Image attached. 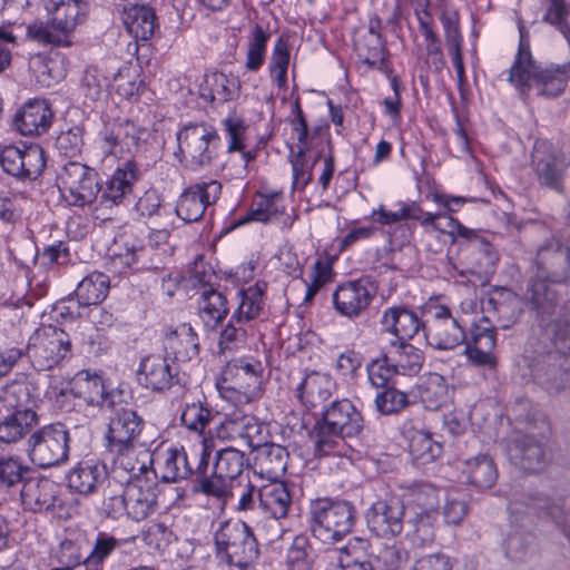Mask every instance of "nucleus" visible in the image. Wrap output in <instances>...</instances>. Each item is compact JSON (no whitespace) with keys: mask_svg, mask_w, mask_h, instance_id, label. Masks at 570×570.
Masks as SVG:
<instances>
[{"mask_svg":"<svg viewBox=\"0 0 570 570\" xmlns=\"http://www.w3.org/2000/svg\"><path fill=\"white\" fill-rule=\"evenodd\" d=\"M537 272L530 285V301L542 316L554 312L557 295L548 283L564 284L570 279V247L557 240L542 245L535 259Z\"/></svg>","mask_w":570,"mask_h":570,"instance_id":"obj_1","label":"nucleus"},{"mask_svg":"<svg viewBox=\"0 0 570 570\" xmlns=\"http://www.w3.org/2000/svg\"><path fill=\"white\" fill-rule=\"evenodd\" d=\"M308 517L313 537L324 544H334L352 531L356 510L347 500L317 498L309 504Z\"/></svg>","mask_w":570,"mask_h":570,"instance_id":"obj_2","label":"nucleus"},{"mask_svg":"<svg viewBox=\"0 0 570 570\" xmlns=\"http://www.w3.org/2000/svg\"><path fill=\"white\" fill-rule=\"evenodd\" d=\"M263 373L262 362L254 357L229 361L218 384L222 397L235 405L258 400L263 393Z\"/></svg>","mask_w":570,"mask_h":570,"instance_id":"obj_3","label":"nucleus"},{"mask_svg":"<svg viewBox=\"0 0 570 570\" xmlns=\"http://www.w3.org/2000/svg\"><path fill=\"white\" fill-rule=\"evenodd\" d=\"M176 138V156L188 170L200 171L217 158L219 136L216 128L207 122H189L177 131Z\"/></svg>","mask_w":570,"mask_h":570,"instance_id":"obj_4","label":"nucleus"},{"mask_svg":"<svg viewBox=\"0 0 570 570\" xmlns=\"http://www.w3.org/2000/svg\"><path fill=\"white\" fill-rule=\"evenodd\" d=\"M88 10L86 0H53L51 21H35L27 27V36L45 45L69 46V37L83 20Z\"/></svg>","mask_w":570,"mask_h":570,"instance_id":"obj_5","label":"nucleus"},{"mask_svg":"<svg viewBox=\"0 0 570 570\" xmlns=\"http://www.w3.org/2000/svg\"><path fill=\"white\" fill-rule=\"evenodd\" d=\"M88 10L86 0H53L51 21H35L27 27V36L45 45L69 46V37L83 20Z\"/></svg>","mask_w":570,"mask_h":570,"instance_id":"obj_6","label":"nucleus"},{"mask_svg":"<svg viewBox=\"0 0 570 570\" xmlns=\"http://www.w3.org/2000/svg\"><path fill=\"white\" fill-rule=\"evenodd\" d=\"M217 554L229 566L244 569L259 556L257 540L250 528L240 521L223 522L215 532Z\"/></svg>","mask_w":570,"mask_h":570,"instance_id":"obj_7","label":"nucleus"},{"mask_svg":"<svg viewBox=\"0 0 570 570\" xmlns=\"http://www.w3.org/2000/svg\"><path fill=\"white\" fill-rule=\"evenodd\" d=\"M69 334L56 325H42L30 336L24 352L38 371L50 370L71 354Z\"/></svg>","mask_w":570,"mask_h":570,"instance_id":"obj_8","label":"nucleus"},{"mask_svg":"<svg viewBox=\"0 0 570 570\" xmlns=\"http://www.w3.org/2000/svg\"><path fill=\"white\" fill-rule=\"evenodd\" d=\"M291 505L292 494L284 481L269 480L258 488V508L265 518L255 521V527L269 542L282 538L284 530L279 520L287 517Z\"/></svg>","mask_w":570,"mask_h":570,"instance_id":"obj_9","label":"nucleus"},{"mask_svg":"<svg viewBox=\"0 0 570 570\" xmlns=\"http://www.w3.org/2000/svg\"><path fill=\"white\" fill-rule=\"evenodd\" d=\"M57 185L69 206L92 205L100 193L96 170L79 161H68L61 167L57 176Z\"/></svg>","mask_w":570,"mask_h":570,"instance_id":"obj_10","label":"nucleus"},{"mask_svg":"<svg viewBox=\"0 0 570 570\" xmlns=\"http://www.w3.org/2000/svg\"><path fill=\"white\" fill-rule=\"evenodd\" d=\"M69 431L62 423H51L32 432L28 440V456L39 468H51L69 458Z\"/></svg>","mask_w":570,"mask_h":570,"instance_id":"obj_11","label":"nucleus"},{"mask_svg":"<svg viewBox=\"0 0 570 570\" xmlns=\"http://www.w3.org/2000/svg\"><path fill=\"white\" fill-rule=\"evenodd\" d=\"M107 410L112 411L105 433L108 451H119L126 444L138 442L145 425L142 417L131 407L116 401L115 407Z\"/></svg>","mask_w":570,"mask_h":570,"instance_id":"obj_12","label":"nucleus"},{"mask_svg":"<svg viewBox=\"0 0 570 570\" xmlns=\"http://www.w3.org/2000/svg\"><path fill=\"white\" fill-rule=\"evenodd\" d=\"M150 136L148 128L129 119H117L102 132V149L114 156L119 153L131 154L138 151Z\"/></svg>","mask_w":570,"mask_h":570,"instance_id":"obj_13","label":"nucleus"},{"mask_svg":"<svg viewBox=\"0 0 570 570\" xmlns=\"http://www.w3.org/2000/svg\"><path fill=\"white\" fill-rule=\"evenodd\" d=\"M2 169L19 179H37L46 167V156L39 145H30L22 149L4 146L0 153Z\"/></svg>","mask_w":570,"mask_h":570,"instance_id":"obj_14","label":"nucleus"},{"mask_svg":"<svg viewBox=\"0 0 570 570\" xmlns=\"http://www.w3.org/2000/svg\"><path fill=\"white\" fill-rule=\"evenodd\" d=\"M128 519L135 522L144 521L154 515L159 509L157 473L126 481Z\"/></svg>","mask_w":570,"mask_h":570,"instance_id":"obj_15","label":"nucleus"},{"mask_svg":"<svg viewBox=\"0 0 570 570\" xmlns=\"http://www.w3.org/2000/svg\"><path fill=\"white\" fill-rule=\"evenodd\" d=\"M222 184L216 179L195 183L184 189L176 205V214L186 223L197 222L206 208L215 204L222 194Z\"/></svg>","mask_w":570,"mask_h":570,"instance_id":"obj_16","label":"nucleus"},{"mask_svg":"<svg viewBox=\"0 0 570 570\" xmlns=\"http://www.w3.org/2000/svg\"><path fill=\"white\" fill-rule=\"evenodd\" d=\"M424 335L429 344L439 350H452L466 340L463 321L444 305L435 307Z\"/></svg>","mask_w":570,"mask_h":570,"instance_id":"obj_17","label":"nucleus"},{"mask_svg":"<svg viewBox=\"0 0 570 570\" xmlns=\"http://www.w3.org/2000/svg\"><path fill=\"white\" fill-rule=\"evenodd\" d=\"M264 424L254 415L233 411L225 415L216 429L217 438L236 442L248 449L257 448L264 441Z\"/></svg>","mask_w":570,"mask_h":570,"instance_id":"obj_18","label":"nucleus"},{"mask_svg":"<svg viewBox=\"0 0 570 570\" xmlns=\"http://www.w3.org/2000/svg\"><path fill=\"white\" fill-rule=\"evenodd\" d=\"M368 529L381 538H394L403 531L404 504L394 497L377 499L366 513Z\"/></svg>","mask_w":570,"mask_h":570,"instance_id":"obj_19","label":"nucleus"},{"mask_svg":"<svg viewBox=\"0 0 570 570\" xmlns=\"http://www.w3.org/2000/svg\"><path fill=\"white\" fill-rule=\"evenodd\" d=\"M375 294L376 288L367 278L344 282L332 295L334 308L345 317H358L368 308Z\"/></svg>","mask_w":570,"mask_h":570,"instance_id":"obj_20","label":"nucleus"},{"mask_svg":"<svg viewBox=\"0 0 570 570\" xmlns=\"http://www.w3.org/2000/svg\"><path fill=\"white\" fill-rule=\"evenodd\" d=\"M110 452L115 454L112 473L125 484L126 481L147 476V473H157L153 468L154 455L145 444L138 442L126 444L125 449Z\"/></svg>","mask_w":570,"mask_h":570,"instance_id":"obj_21","label":"nucleus"},{"mask_svg":"<svg viewBox=\"0 0 570 570\" xmlns=\"http://www.w3.org/2000/svg\"><path fill=\"white\" fill-rule=\"evenodd\" d=\"M507 451L511 462L528 473L542 471L548 462L543 441L531 433L513 434L508 440Z\"/></svg>","mask_w":570,"mask_h":570,"instance_id":"obj_22","label":"nucleus"},{"mask_svg":"<svg viewBox=\"0 0 570 570\" xmlns=\"http://www.w3.org/2000/svg\"><path fill=\"white\" fill-rule=\"evenodd\" d=\"M139 177V168L135 160H126L118 166L110 177L100 185L98 204L110 208L120 205L132 191V185Z\"/></svg>","mask_w":570,"mask_h":570,"instance_id":"obj_23","label":"nucleus"},{"mask_svg":"<svg viewBox=\"0 0 570 570\" xmlns=\"http://www.w3.org/2000/svg\"><path fill=\"white\" fill-rule=\"evenodd\" d=\"M178 367L168 357L153 354L141 360L137 377L144 387L164 392L178 383Z\"/></svg>","mask_w":570,"mask_h":570,"instance_id":"obj_24","label":"nucleus"},{"mask_svg":"<svg viewBox=\"0 0 570 570\" xmlns=\"http://www.w3.org/2000/svg\"><path fill=\"white\" fill-rule=\"evenodd\" d=\"M495 327L488 317L483 316L471 328V338L466 343L465 354L475 365L495 367Z\"/></svg>","mask_w":570,"mask_h":570,"instance_id":"obj_25","label":"nucleus"},{"mask_svg":"<svg viewBox=\"0 0 570 570\" xmlns=\"http://www.w3.org/2000/svg\"><path fill=\"white\" fill-rule=\"evenodd\" d=\"M60 485L49 478H28L20 492L21 502L26 509L43 512L60 505Z\"/></svg>","mask_w":570,"mask_h":570,"instance_id":"obj_26","label":"nucleus"},{"mask_svg":"<svg viewBox=\"0 0 570 570\" xmlns=\"http://www.w3.org/2000/svg\"><path fill=\"white\" fill-rule=\"evenodd\" d=\"M540 69L541 67L532 57L529 45L521 40L518 53L508 70L507 80L525 99L533 90Z\"/></svg>","mask_w":570,"mask_h":570,"instance_id":"obj_27","label":"nucleus"},{"mask_svg":"<svg viewBox=\"0 0 570 570\" xmlns=\"http://www.w3.org/2000/svg\"><path fill=\"white\" fill-rule=\"evenodd\" d=\"M321 420L347 438L357 435L364 425L361 412L347 399L336 400L324 406Z\"/></svg>","mask_w":570,"mask_h":570,"instance_id":"obj_28","label":"nucleus"},{"mask_svg":"<svg viewBox=\"0 0 570 570\" xmlns=\"http://www.w3.org/2000/svg\"><path fill=\"white\" fill-rule=\"evenodd\" d=\"M70 392L87 405L101 410L115 407L116 395L106 391L102 379L97 374L81 371L71 381Z\"/></svg>","mask_w":570,"mask_h":570,"instance_id":"obj_29","label":"nucleus"},{"mask_svg":"<svg viewBox=\"0 0 570 570\" xmlns=\"http://www.w3.org/2000/svg\"><path fill=\"white\" fill-rule=\"evenodd\" d=\"M53 111L45 99H31L18 111L14 125L21 135L40 136L51 126Z\"/></svg>","mask_w":570,"mask_h":570,"instance_id":"obj_30","label":"nucleus"},{"mask_svg":"<svg viewBox=\"0 0 570 570\" xmlns=\"http://www.w3.org/2000/svg\"><path fill=\"white\" fill-rule=\"evenodd\" d=\"M381 324L384 331L396 337L395 341H410L421 330L425 333V324L419 316L402 306L386 308L382 314Z\"/></svg>","mask_w":570,"mask_h":570,"instance_id":"obj_31","label":"nucleus"},{"mask_svg":"<svg viewBox=\"0 0 570 570\" xmlns=\"http://www.w3.org/2000/svg\"><path fill=\"white\" fill-rule=\"evenodd\" d=\"M149 254L150 248L144 246L140 240L122 236L118 252L112 255L111 265L120 274L149 269L154 267L148 259Z\"/></svg>","mask_w":570,"mask_h":570,"instance_id":"obj_32","label":"nucleus"},{"mask_svg":"<svg viewBox=\"0 0 570 570\" xmlns=\"http://www.w3.org/2000/svg\"><path fill=\"white\" fill-rule=\"evenodd\" d=\"M335 382L327 374L311 372L296 386V396L307 409L323 405L333 394Z\"/></svg>","mask_w":570,"mask_h":570,"instance_id":"obj_33","label":"nucleus"},{"mask_svg":"<svg viewBox=\"0 0 570 570\" xmlns=\"http://www.w3.org/2000/svg\"><path fill=\"white\" fill-rule=\"evenodd\" d=\"M209 456L210 452L206 446V440H204L202 452L198 456L196 465V473L203 476L199 483V490L204 494L214 497L225 504L228 499L233 498L234 489L237 487V482L227 478H220L219 474L214 470L213 473L207 476L206 471L209 464Z\"/></svg>","mask_w":570,"mask_h":570,"instance_id":"obj_34","label":"nucleus"},{"mask_svg":"<svg viewBox=\"0 0 570 570\" xmlns=\"http://www.w3.org/2000/svg\"><path fill=\"white\" fill-rule=\"evenodd\" d=\"M107 470L104 464L94 460L82 461L67 474L69 489L81 495H89L105 482Z\"/></svg>","mask_w":570,"mask_h":570,"instance_id":"obj_35","label":"nucleus"},{"mask_svg":"<svg viewBox=\"0 0 570 570\" xmlns=\"http://www.w3.org/2000/svg\"><path fill=\"white\" fill-rule=\"evenodd\" d=\"M252 450L256 451L254 464L257 473L268 480H281L287 469V450L279 444L263 442Z\"/></svg>","mask_w":570,"mask_h":570,"instance_id":"obj_36","label":"nucleus"},{"mask_svg":"<svg viewBox=\"0 0 570 570\" xmlns=\"http://www.w3.org/2000/svg\"><path fill=\"white\" fill-rule=\"evenodd\" d=\"M164 346L176 361H190L199 353L198 335L189 324L183 323L166 333Z\"/></svg>","mask_w":570,"mask_h":570,"instance_id":"obj_37","label":"nucleus"},{"mask_svg":"<svg viewBox=\"0 0 570 570\" xmlns=\"http://www.w3.org/2000/svg\"><path fill=\"white\" fill-rule=\"evenodd\" d=\"M535 175L541 185L557 191H561L562 169L557 158L551 154V145L547 141H538L532 154Z\"/></svg>","mask_w":570,"mask_h":570,"instance_id":"obj_38","label":"nucleus"},{"mask_svg":"<svg viewBox=\"0 0 570 570\" xmlns=\"http://www.w3.org/2000/svg\"><path fill=\"white\" fill-rule=\"evenodd\" d=\"M385 355V362L396 374H416L424 362L421 350L403 341H393Z\"/></svg>","mask_w":570,"mask_h":570,"instance_id":"obj_39","label":"nucleus"},{"mask_svg":"<svg viewBox=\"0 0 570 570\" xmlns=\"http://www.w3.org/2000/svg\"><path fill=\"white\" fill-rule=\"evenodd\" d=\"M462 473L468 483L476 489H490L498 479L497 465L488 454H479L463 461Z\"/></svg>","mask_w":570,"mask_h":570,"instance_id":"obj_40","label":"nucleus"},{"mask_svg":"<svg viewBox=\"0 0 570 570\" xmlns=\"http://www.w3.org/2000/svg\"><path fill=\"white\" fill-rule=\"evenodd\" d=\"M39 397L36 384L28 379L12 381L0 392V403L7 410H32L30 405L35 404Z\"/></svg>","mask_w":570,"mask_h":570,"instance_id":"obj_41","label":"nucleus"},{"mask_svg":"<svg viewBox=\"0 0 570 570\" xmlns=\"http://www.w3.org/2000/svg\"><path fill=\"white\" fill-rule=\"evenodd\" d=\"M570 79V61L562 65H550L540 69L533 90L538 96L553 98L561 95Z\"/></svg>","mask_w":570,"mask_h":570,"instance_id":"obj_42","label":"nucleus"},{"mask_svg":"<svg viewBox=\"0 0 570 570\" xmlns=\"http://www.w3.org/2000/svg\"><path fill=\"white\" fill-rule=\"evenodd\" d=\"M567 362L563 355L553 354L534 372V379L550 393H560L564 390L569 373L564 366Z\"/></svg>","mask_w":570,"mask_h":570,"instance_id":"obj_43","label":"nucleus"},{"mask_svg":"<svg viewBox=\"0 0 570 570\" xmlns=\"http://www.w3.org/2000/svg\"><path fill=\"white\" fill-rule=\"evenodd\" d=\"M238 83L225 73L213 72L204 77L199 86V96L207 102H226L238 95Z\"/></svg>","mask_w":570,"mask_h":570,"instance_id":"obj_44","label":"nucleus"},{"mask_svg":"<svg viewBox=\"0 0 570 570\" xmlns=\"http://www.w3.org/2000/svg\"><path fill=\"white\" fill-rule=\"evenodd\" d=\"M122 21L128 33L136 40H149L157 28V17L154 10L147 6H134L126 9Z\"/></svg>","mask_w":570,"mask_h":570,"instance_id":"obj_45","label":"nucleus"},{"mask_svg":"<svg viewBox=\"0 0 570 570\" xmlns=\"http://www.w3.org/2000/svg\"><path fill=\"white\" fill-rule=\"evenodd\" d=\"M160 478L165 482L186 480L196 472L184 449L170 448L161 454Z\"/></svg>","mask_w":570,"mask_h":570,"instance_id":"obj_46","label":"nucleus"},{"mask_svg":"<svg viewBox=\"0 0 570 570\" xmlns=\"http://www.w3.org/2000/svg\"><path fill=\"white\" fill-rule=\"evenodd\" d=\"M499 255L484 239H475L468 246L466 262L469 271L479 277H489L495 271Z\"/></svg>","mask_w":570,"mask_h":570,"instance_id":"obj_47","label":"nucleus"},{"mask_svg":"<svg viewBox=\"0 0 570 570\" xmlns=\"http://www.w3.org/2000/svg\"><path fill=\"white\" fill-rule=\"evenodd\" d=\"M38 415L33 410H17L0 421V442L16 443L37 425Z\"/></svg>","mask_w":570,"mask_h":570,"instance_id":"obj_48","label":"nucleus"},{"mask_svg":"<svg viewBox=\"0 0 570 570\" xmlns=\"http://www.w3.org/2000/svg\"><path fill=\"white\" fill-rule=\"evenodd\" d=\"M228 311L227 299L222 293L213 288L202 293L198 302V315L207 330H215L227 316Z\"/></svg>","mask_w":570,"mask_h":570,"instance_id":"obj_49","label":"nucleus"},{"mask_svg":"<svg viewBox=\"0 0 570 570\" xmlns=\"http://www.w3.org/2000/svg\"><path fill=\"white\" fill-rule=\"evenodd\" d=\"M370 544L362 538L351 539L340 549L338 564L342 570H374L368 554Z\"/></svg>","mask_w":570,"mask_h":570,"instance_id":"obj_50","label":"nucleus"},{"mask_svg":"<svg viewBox=\"0 0 570 570\" xmlns=\"http://www.w3.org/2000/svg\"><path fill=\"white\" fill-rule=\"evenodd\" d=\"M109 277L100 272H94L83 277L76 291L79 305L89 306L101 303L108 295Z\"/></svg>","mask_w":570,"mask_h":570,"instance_id":"obj_51","label":"nucleus"},{"mask_svg":"<svg viewBox=\"0 0 570 570\" xmlns=\"http://www.w3.org/2000/svg\"><path fill=\"white\" fill-rule=\"evenodd\" d=\"M409 452L420 464L434 461L442 453V445L432 439L426 431L410 430L407 432Z\"/></svg>","mask_w":570,"mask_h":570,"instance_id":"obj_52","label":"nucleus"},{"mask_svg":"<svg viewBox=\"0 0 570 570\" xmlns=\"http://www.w3.org/2000/svg\"><path fill=\"white\" fill-rule=\"evenodd\" d=\"M246 465L243 451L235 448H226L216 452L213 470L222 478L230 479L240 487V476Z\"/></svg>","mask_w":570,"mask_h":570,"instance_id":"obj_53","label":"nucleus"},{"mask_svg":"<svg viewBox=\"0 0 570 570\" xmlns=\"http://www.w3.org/2000/svg\"><path fill=\"white\" fill-rule=\"evenodd\" d=\"M345 434L334 431L322 420L317 421L312 433V440L315 446V454L325 456L330 454H342L344 448Z\"/></svg>","mask_w":570,"mask_h":570,"instance_id":"obj_54","label":"nucleus"},{"mask_svg":"<svg viewBox=\"0 0 570 570\" xmlns=\"http://www.w3.org/2000/svg\"><path fill=\"white\" fill-rule=\"evenodd\" d=\"M420 396L429 410L440 409L449 400V384L439 373H429L420 387Z\"/></svg>","mask_w":570,"mask_h":570,"instance_id":"obj_55","label":"nucleus"},{"mask_svg":"<svg viewBox=\"0 0 570 570\" xmlns=\"http://www.w3.org/2000/svg\"><path fill=\"white\" fill-rule=\"evenodd\" d=\"M355 51L363 63L375 68L385 60V48L381 35L362 33L355 40Z\"/></svg>","mask_w":570,"mask_h":570,"instance_id":"obj_56","label":"nucleus"},{"mask_svg":"<svg viewBox=\"0 0 570 570\" xmlns=\"http://www.w3.org/2000/svg\"><path fill=\"white\" fill-rule=\"evenodd\" d=\"M281 199L282 195L279 193L259 195L258 202L239 219L238 224L269 222L274 216L283 213V207L279 205Z\"/></svg>","mask_w":570,"mask_h":570,"instance_id":"obj_57","label":"nucleus"},{"mask_svg":"<svg viewBox=\"0 0 570 570\" xmlns=\"http://www.w3.org/2000/svg\"><path fill=\"white\" fill-rule=\"evenodd\" d=\"M263 295L264 288L259 284L249 286L248 288L240 292L239 304L236 311L233 313L235 318H240L247 324H253V321L261 314L263 309Z\"/></svg>","mask_w":570,"mask_h":570,"instance_id":"obj_58","label":"nucleus"},{"mask_svg":"<svg viewBox=\"0 0 570 570\" xmlns=\"http://www.w3.org/2000/svg\"><path fill=\"white\" fill-rule=\"evenodd\" d=\"M253 332V324H247L240 318L232 315L228 323L224 326L219 334L218 346L220 352L232 351L244 344L247 336Z\"/></svg>","mask_w":570,"mask_h":570,"instance_id":"obj_59","label":"nucleus"},{"mask_svg":"<svg viewBox=\"0 0 570 570\" xmlns=\"http://www.w3.org/2000/svg\"><path fill=\"white\" fill-rule=\"evenodd\" d=\"M289 58L288 45L285 40L279 38L274 46L268 65L271 78L279 89L287 87Z\"/></svg>","mask_w":570,"mask_h":570,"instance_id":"obj_60","label":"nucleus"},{"mask_svg":"<svg viewBox=\"0 0 570 570\" xmlns=\"http://www.w3.org/2000/svg\"><path fill=\"white\" fill-rule=\"evenodd\" d=\"M441 490L430 483H416L410 488V504L421 512L439 513Z\"/></svg>","mask_w":570,"mask_h":570,"instance_id":"obj_61","label":"nucleus"},{"mask_svg":"<svg viewBox=\"0 0 570 570\" xmlns=\"http://www.w3.org/2000/svg\"><path fill=\"white\" fill-rule=\"evenodd\" d=\"M397 209L390 210L384 205H380L373 210L372 217L381 225H392L402 220L415 219L421 217V207L415 203H399Z\"/></svg>","mask_w":570,"mask_h":570,"instance_id":"obj_62","label":"nucleus"},{"mask_svg":"<svg viewBox=\"0 0 570 570\" xmlns=\"http://www.w3.org/2000/svg\"><path fill=\"white\" fill-rule=\"evenodd\" d=\"M268 40L269 33L255 24L250 32L245 63L249 71H257L263 66Z\"/></svg>","mask_w":570,"mask_h":570,"instance_id":"obj_63","label":"nucleus"},{"mask_svg":"<svg viewBox=\"0 0 570 570\" xmlns=\"http://www.w3.org/2000/svg\"><path fill=\"white\" fill-rule=\"evenodd\" d=\"M212 420V409L202 402L186 404L180 415L183 425L189 431L198 434L204 433L206 426L210 423Z\"/></svg>","mask_w":570,"mask_h":570,"instance_id":"obj_64","label":"nucleus"}]
</instances>
